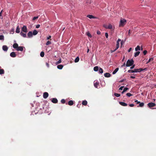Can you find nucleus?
Wrapping results in <instances>:
<instances>
[{
    "mask_svg": "<svg viewBox=\"0 0 156 156\" xmlns=\"http://www.w3.org/2000/svg\"><path fill=\"white\" fill-rule=\"evenodd\" d=\"M87 102L86 100L83 101H82V104L83 105L86 106L87 105Z\"/></svg>",
    "mask_w": 156,
    "mask_h": 156,
    "instance_id": "22",
    "label": "nucleus"
},
{
    "mask_svg": "<svg viewBox=\"0 0 156 156\" xmlns=\"http://www.w3.org/2000/svg\"><path fill=\"white\" fill-rule=\"evenodd\" d=\"M10 56L14 58L16 56V55L14 52H12L10 54Z\"/></svg>",
    "mask_w": 156,
    "mask_h": 156,
    "instance_id": "11",
    "label": "nucleus"
},
{
    "mask_svg": "<svg viewBox=\"0 0 156 156\" xmlns=\"http://www.w3.org/2000/svg\"><path fill=\"white\" fill-rule=\"evenodd\" d=\"M119 103L122 106H126L127 105V104L124 102H119Z\"/></svg>",
    "mask_w": 156,
    "mask_h": 156,
    "instance_id": "15",
    "label": "nucleus"
},
{
    "mask_svg": "<svg viewBox=\"0 0 156 156\" xmlns=\"http://www.w3.org/2000/svg\"><path fill=\"white\" fill-rule=\"evenodd\" d=\"M130 78L132 79H134L135 77V76H130Z\"/></svg>",
    "mask_w": 156,
    "mask_h": 156,
    "instance_id": "59",
    "label": "nucleus"
},
{
    "mask_svg": "<svg viewBox=\"0 0 156 156\" xmlns=\"http://www.w3.org/2000/svg\"><path fill=\"white\" fill-rule=\"evenodd\" d=\"M4 70L3 69H0V74H2L4 73Z\"/></svg>",
    "mask_w": 156,
    "mask_h": 156,
    "instance_id": "26",
    "label": "nucleus"
},
{
    "mask_svg": "<svg viewBox=\"0 0 156 156\" xmlns=\"http://www.w3.org/2000/svg\"><path fill=\"white\" fill-rule=\"evenodd\" d=\"M126 80V79H123L122 80L119 81V83H122L123 82H124V81H125Z\"/></svg>",
    "mask_w": 156,
    "mask_h": 156,
    "instance_id": "47",
    "label": "nucleus"
},
{
    "mask_svg": "<svg viewBox=\"0 0 156 156\" xmlns=\"http://www.w3.org/2000/svg\"><path fill=\"white\" fill-rule=\"evenodd\" d=\"M51 44V42L49 41H48L46 43V45H48Z\"/></svg>",
    "mask_w": 156,
    "mask_h": 156,
    "instance_id": "38",
    "label": "nucleus"
},
{
    "mask_svg": "<svg viewBox=\"0 0 156 156\" xmlns=\"http://www.w3.org/2000/svg\"><path fill=\"white\" fill-rule=\"evenodd\" d=\"M22 31L24 33H27V28L26 26L24 25L22 28Z\"/></svg>",
    "mask_w": 156,
    "mask_h": 156,
    "instance_id": "5",
    "label": "nucleus"
},
{
    "mask_svg": "<svg viewBox=\"0 0 156 156\" xmlns=\"http://www.w3.org/2000/svg\"><path fill=\"white\" fill-rule=\"evenodd\" d=\"M23 46H19L16 49L17 51H22L23 50Z\"/></svg>",
    "mask_w": 156,
    "mask_h": 156,
    "instance_id": "9",
    "label": "nucleus"
},
{
    "mask_svg": "<svg viewBox=\"0 0 156 156\" xmlns=\"http://www.w3.org/2000/svg\"><path fill=\"white\" fill-rule=\"evenodd\" d=\"M86 35H87V36L88 37H91L92 36V35H91V34H90V33L88 32H86Z\"/></svg>",
    "mask_w": 156,
    "mask_h": 156,
    "instance_id": "27",
    "label": "nucleus"
},
{
    "mask_svg": "<svg viewBox=\"0 0 156 156\" xmlns=\"http://www.w3.org/2000/svg\"><path fill=\"white\" fill-rule=\"evenodd\" d=\"M40 27V25L39 24H37L36 26V28H39Z\"/></svg>",
    "mask_w": 156,
    "mask_h": 156,
    "instance_id": "50",
    "label": "nucleus"
},
{
    "mask_svg": "<svg viewBox=\"0 0 156 156\" xmlns=\"http://www.w3.org/2000/svg\"><path fill=\"white\" fill-rule=\"evenodd\" d=\"M134 62V61L132 59L131 60L129 59L126 62V66L127 67H129L132 66Z\"/></svg>",
    "mask_w": 156,
    "mask_h": 156,
    "instance_id": "2",
    "label": "nucleus"
},
{
    "mask_svg": "<svg viewBox=\"0 0 156 156\" xmlns=\"http://www.w3.org/2000/svg\"><path fill=\"white\" fill-rule=\"evenodd\" d=\"M104 27L106 29H112V27L111 24H109L108 25H104Z\"/></svg>",
    "mask_w": 156,
    "mask_h": 156,
    "instance_id": "3",
    "label": "nucleus"
},
{
    "mask_svg": "<svg viewBox=\"0 0 156 156\" xmlns=\"http://www.w3.org/2000/svg\"><path fill=\"white\" fill-rule=\"evenodd\" d=\"M38 18V16L34 17H33V20H35L37 19Z\"/></svg>",
    "mask_w": 156,
    "mask_h": 156,
    "instance_id": "45",
    "label": "nucleus"
},
{
    "mask_svg": "<svg viewBox=\"0 0 156 156\" xmlns=\"http://www.w3.org/2000/svg\"><path fill=\"white\" fill-rule=\"evenodd\" d=\"M18 45L17 43H15L13 45V48L15 49H17V48L18 47Z\"/></svg>",
    "mask_w": 156,
    "mask_h": 156,
    "instance_id": "16",
    "label": "nucleus"
},
{
    "mask_svg": "<svg viewBox=\"0 0 156 156\" xmlns=\"http://www.w3.org/2000/svg\"><path fill=\"white\" fill-rule=\"evenodd\" d=\"M155 104L154 103H149L147 104V105L150 108L153 107L155 106Z\"/></svg>",
    "mask_w": 156,
    "mask_h": 156,
    "instance_id": "6",
    "label": "nucleus"
},
{
    "mask_svg": "<svg viewBox=\"0 0 156 156\" xmlns=\"http://www.w3.org/2000/svg\"><path fill=\"white\" fill-rule=\"evenodd\" d=\"M51 36H48V37H47V39L48 40L50 39V38H51Z\"/></svg>",
    "mask_w": 156,
    "mask_h": 156,
    "instance_id": "58",
    "label": "nucleus"
},
{
    "mask_svg": "<svg viewBox=\"0 0 156 156\" xmlns=\"http://www.w3.org/2000/svg\"><path fill=\"white\" fill-rule=\"evenodd\" d=\"M119 43L118 42H116V50H117L119 47Z\"/></svg>",
    "mask_w": 156,
    "mask_h": 156,
    "instance_id": "34",
    "label": "nucleus"
},
{
    "mask_svg": "<svg viewBox=\"0 0 156 156\" xmlns=\"http://www.w3.org/2000/svg\"><path fill=\"white\" fill-rule=\"evenodd\" d=\"M99 69V67L98 66H96L94 68V70L95 71H97Z\"/></svg>",
    "mask_w": 156,
    "mask_h": 156,
    "instance_id": "25",
    "label": "nucleus"
},
{
    "mask_svg": "<svg viewBox=\"0 0 156 156\" xmlns=\"http://www.w3.org/2000/svg\"><path fill=\"white\" fill-rule=\"evenodd\" d=\"M104 75L106 77H109L111 76V74L108 73H105Z\"/></svg>",
    "mask_w": 156,
    "mask_h": 156,
    "instance_id": "14",
    "label": "nucleus"
},
{
    "mask_svg": "<svg viewBox=\"0 0 156 156\" xmlns=\"http://www.w3.org/2000/svg\"><path fill=\"white\" fill-rule=\"evenodd\" d=\"M129 73H133L134 71H133V70H129L128 71Z\"/></svg>",
    "mask_w": 156,
    "mask_h": 156,
    "instance_id": "42",
    "label": "nucleus"
},
{
    "mask_svg": "<svg viewBox=\"0 0 156 156\" xmlns=\"http://www.w3.org/2000/svg\"><path fill=\"white\" fill-rule=\"evenodd\" d=\"M128 89H129L127 87H126L123 90H124V92H126V91H127Z\"/></svg>",
    "mask_w": 156,
    "mask_h": 156,
    "instance_id": "43",
    "label": "nucleus"
},
{
    "mask_svg": "<svg viewBox=\"0 0 156 156\" xmlns=\"http://www.w3.org/2000/svg\"><path fill=\"white\" fill-rule=\"evenodd\" d=\"M73 104V101L72 100H70L68 102V105L70 106L72 105Z\"/></svg>",
    "mask_w": 156,
    "mask_h": 156,
    "instance_id": "18",
    "label": "nucleus"
},
{
    "mask_svg": "<svg viewBox=\"0 0 156 156\" xmlns=\"http://www.w3.org/2000/svg\"><path fill=\"white\" fill-rule=\"evenodd\" d=\"M130 34H131V32H130V30H129V32H128V35H129V36H130Z\"/></svg>",
    "mask_w": 156,
    "mask_h": 156,
    "instance_id": "55",
    "label": "nucleus"
},
{
    "mask_svg": "<svg viewBox=\"0 0 156 156\" xmlns=\"http://www.w3.org/2000/svg\"><path fill=\"white\" fill-rule=\"evenodd\" d=\"M144 54V55H146V50H145L143 52Z\"/></svg>",
    "mask_w": 156,
    "mask_h": 156,
    "instance_id": "53",
    "label": "nucleus"
},
{
    "mask_svg": "<svg viewBox=\"0 0 156 156\" xmlns=\"http://www.w3.org/2000/svg\"><path fill=\"white\" fill-rule=\"evenodd\" d=\"M146 69V68H145L144 69H142L140 68L139 69H136L133 70V71H134V73H137L139 72H141L143 70H145Z\"/></svg>",
    "mask_w": 156,
    "mask_h": 156,
    "instance_id": "4",
    "label": "nucleus"
},
{
    "mask_svg": "<svg viewBox=\"0 0 156 156\" xmlns=\"http://www.w3.org/2000/svg\"><path fill=\"white\" fill-rule=\"evenodd\" d=\"M33 33L31 31H29L27 35L28 37H31L33 36Z\"/></svg>",
    "mask_w": 156,
    "mask_h": 156,
    "instance_id": "13",
    "label": "nucleus"
},
{
    "mask_svg": "<svg viewBox=\"0 0 156 156\" xmlns=\"http://www.w3.org/2000/svg\"><path fill=\"white\" fill-rule=\"evenodd\" d=\"M97 33L98 34H101V32L99 31H98L97 32Z\"/></svg>",
    "mask_w": 156,
    "mask_h": 156,
    "instance_id": "52",
    "label": "nucleus"
},
{
    "mask_svg": "<svg viewBox=\"0 0 156 156\" xmlns=\"http://www.w3.org/2000/svg\"><path fill=\"white\" fill-rule=\"evenodd\" d=\"M80 58L78 57H77L75 60V62H79Z\"/></svg>",
    "mask_w": 156,
    "mask_h": 156,
    "instance_id": "32",
    "label": "nucleus"
},
{
    "mask_svg": "<svg viewBox=\"0 0 156 156\" xmlns=\"http://www.w3.org/2000/svg\"><path fill=\"white\" fill-rule=\"evenodd\" d=\"M105 36L107 38H108V33H105Z\"/></svg>",
    "mask_w": 156,
    "mask_h": 156,
    "instance_id": "44",
    "label": "nucleus"
},
{
    "mask_svg": "<svg viewBox=\"0 0 156 156\" xmlns=\"http://www.w3.org/2000/svg\"><path fill=\"white\" fill-rule=\"evenodd\" d=\"M135 102H136L137 104H139L140 103V101H138L137 100H136Z\"/></svg>",
    "mask_w": 156,
    "mask_h": 156,
    "instance_id": "57",
    "label": "nucleus"
},
{
    "mask_svg": "<svg viewBox=\"0 0 156 156\" xmlns=\"http://www.w3.org/2000/svg\"><path fill=\"white\" fill-rule=\"evenodd\" d=\"M16 32L17 33H19L20 32V28L19 26H18L16 27Z\"/></svg>",
    "mask_w": 156,
    "mask_h": 156,
    "instance_id": "19",
    "label": "nucleus"
},
{
    "mask_svg": "<svg viewBox=\"0 0 156 156\" xmlns=\"http://www.w3.org/2000/svg\"><path fill=\"white\" fill-rule=\"evenodd\" d=\"M125 63H124L123 64V65L121 66L122 67H123V66H125Z\"/></svg>",
    "mask_w": 156,
    "mask_h": 156,
    "instance_id": "61",
    "label": "nucleus"
},
{
    "mask_svg": "<svg viewBox=\"0 0 156 156\" xmlns=\"http://www.w3.org/2000/svg\"><path fill=\"white\" fill-rule=\"evenodd\" d=\"M46 65L48 67V68L49 67V64L48 62H46Z\"/></svg>",
    "mask_w": 156,
    "mask_h": 156,
    "instance_id": "49",
    "label": "nucleus"
},
{
    "mask_svg": "<svg viewBox=\"0 0 156 156\" xmlns=\"http://www.w3.org/2000/svg\"><path fill=\"white\" fill-rule=\"evenodd\" d=\"M32 33L33 35H35L37 34L38 32L36 30H34Z\"/></svg>",
    "mask_w": 156,
    "mask_h": 156,
    "instance_id": "30",
    "label": "nucleus"
},
{
    "mask_svg": "<svg viewBox=\"0 0 156 156\" xmlns=\"http://www.w3.org/2000/svg\"><path fill=\"white\" fill-rule=\"evenodd\" d=\"M99 82H95V81L94 82V86L96 88H98V86L99 85Z\"/></svg>",
    "mask_w": 156,
    "mask_h": 156,
    "instance_id": "10",
    "label": "nucleus"
},
{
    "mask_svg": "<svg viewBox=\"0 0 156 156\" xmlns=\"http://www.w3.org/2000/svg\"><path fill=\"white\" fill-rule=\"evenodd\" d=\"M140 47L138 45L135 48V50L136 51H137L138 50H140Z\"/></svg>",
    "mask_w": 156,
    "mask_h": 156,
    "instance_id": "29",
    "label": "nucleus"
},
{
    "mask_svg": "<svg viewBox=\"0 0 156 156\" xmlns=\"http://www.w3.org/2000/svg\"><path fill=\"white\" fill-rule=\"evenodd\" d=\"M20 34L21 36L24 37H27L26 34L25 33H23L22 32L20 33Z\"/></svg>",
    "mask_w": 156,
    "mask_h": 156,
    "instance_id": "20",
    "label": "nucleus"
},
{
    "mask_svg": "<svg viewBox=\"0 0 156 156\" xmlns=\"http://www.w3.org/2000/svg\"><path fill=\"white\" fill-rule=\"evenodd\" d=\"M51 101L54 103H57L58 102V101L56 98H53Z\"/></svg>",
    "mask_w": 156,
    "mask_h": 156,
    "instance_id": "12",
    "label": "nucleus"
},
{
    "mask_svg": "<svg viewBox=\"0 0 156 156\" xmlns=\"http://www.w3.org/2000/svg\"><path fill=\"white\" fill-rule=\"evenodd\" d=\"M119 69L118 68H116L113 72L112 74H115L118 71Z\"/></svg>",
    "mask_w": 156,
    "mask_h": 156,
    "instance_id": "23",
    "label": "nucleus"
},
{
    "mask_svg": "<svg viewBox=\"0 0 156 156\" xmlns=\"http://www.w3.org/2000/svg\"><path fill=\"white\" fill-rule=\"evenodd\" d=\"M40 56L41 57H44V52L43 51H41L40 53Z\"/></svg>",
    "mask_w": 156,
    "mask_h": 156,
    "instance_id": "33",
    "label": "nucleus"
},
{
    "mask_svg": "<svg viewBox=\"0 0 156 156\" xmlns=\"http://www.w3.org/2000/svg\"><path fill=\"white\" fill-rule=\"evenodd\" d=\"M87 17L90 19H92V18L94 19V18H96V17H94V16H93L92 15H88L87 16Z\"/></svg>",
    "mask_w": 156,
    "mask_h": 156,
    "instance_id": "17",
    "label": "nucleus"
},
{
    "mask_svg": "<svg viewBox=\"0 0 156 156\" xmlns=\"http://www.w3.org/2000/svg\"><path fill=\"white\" fill-rule=\"evenodd\" d=\"M140 53V52L139 51H138L137 52H136L134 53V57H136L139 55Z\"/></svg>",
    "mask_w": 156,
    "mask_h": 156,
    "instance_id": "24",
    "label": "nucleus"
},
{
    "mask_svg": "<svg viewBox=\"0 0 156 156\" xmlns=\"http://www.w3.org/2000/svg\"><path fill=\"white\" fill-rule=\"evenodd\" d=\"M126 20L124 19L121 18L119 23V27H123L126 24Z\"/></svg>",
    "mask_w": 156,
    "mask_h": 156,
    "instance_id": "1",
    "label": "nucleus"
},
{
    "mask_svg": "<svg viewBox=\"0 0 156 156\" xmlns=\"http://www.w3.org/2000/svg\"><path fill=\"white\" fill-rule=\"evenodd\" d=\"M114 95L117 97H119L120 96V94L116 93H115Z\"/></svg>",
    "mask_w": 156,
    "mask_h": 156,
    "instance_id": "35",
    "label": "nucleus"
},
{
    "mask_svg": "<svg viewBox=\"0 0 156 156\" xmlns=\"http://www.w3.org/2000/svg\"><path fill=\"white\" fill-rule=\"evenodd\" d=\"M124 87L123 86H122V87H121L119 88V90H122L123 89V88Z\"/></svg>",
    "mask_w": 156,
    "mask_h": 156,
    "instance_id": "54",
    "label": "nucleus"
},
{
    "mask_svg": "<svg viewBox=\"0 0 156 156\" xmlns=\"http://www.w3.org/2000/svg\"><path fill=\"white\" fill-rule=\"evenodd\" d=\"M10 32L12 34H13L14 33V30L13 29H12L10 30Z\"/></svg>",
    "mask_w": 156,
    "mask_h": 156,
    "instance_id": "46",
    "label": "nucleus"
},
{
    "mask_svg": "<svg viewBox=\"0 0 156 156\" xmlns=\"http://www.w3.org/2000/svg\"><path fill=\"white\" fill-rule=\"evenodd\" d=\"M131 49H132V48H129V49L128 50V51L129 52L130 51H131Z\"/></svg>",
    "mask_w": 156,
    "mask_h": 156,
    "instance_id": "60",
    "label": "nucleus"
},
{
    "mask_svg": "<svg viewBox=\"0 0 156 156\" xmlns=\"http://www.w3.org/2000/svg\"><path fill=\"white\" fill-rule=\"evenodd\" d=\"M48 96V94L47 92H45L44 93L43 95V97L44 98L46 99L47 98Z\"/></svg>",
    "mask_w": 156,
    "mask_h": 156,
    "instance_id": "7",
    "label": "nucleus"
},
{
    "mask_svg": "<svg viewBox=\"0 0 156 156\" xmlns=\"http://www.w3.org/2000/svg\"><path fill=\"white\" fill-rule=\"evenodd\" d=\"M132 66H131L130 68V69H133V68H134V67H135V65H133Z\"/></svg>",
    "mask_w": 156,
    "mask_h": 156,
    "instance_id": "48",
    "label": "nucleus"
},
{
    "mask_svg": "<svg viewBox=\"0 0 156 156\" xmlns=\"http://www.w3.org/2000/svg\"><path fill=\"white\" fill-rule=\"evenodd\" d=\"M61 62V59H59L58 61L56 62V64H58L59 63H60Z\"/></svg>",
    "mask_w": 156,
    "mask_h": 156,
    "instance_id": "40",
    "label": "nucleus"
},
{
    "mask_svg": "<svg viewBox=\"0 0 156 156\" xmlns=\"http://www.w3.org/2000/svg\"><path fill=\"white\" fill-rule=\"evenodd\" d=\"M144 103H143V102H142L141 103H140V104L139 105V106L140 107H142L144 106Z\"/></svg>",
    "mask_w": 156,
    "mask_h": 156,
    "instance_id": "36",
    "label": "nucleus"
},
{
    "mask_svg": "<svg viewBox=\"0 0 156 156\" xmlns=\"http://www.w3.org/2000/svg\"><path fill=\"white\" fill-rule=\"evenodd\" d=\"M2 11L0 12V16H1V15H2Z\"/></svg>",
    "mask_w": 156,
    "mask_h": 156,
    "instance_id": "63",
    "label": "nucleus"
},
{
    "mask_svg": "<svg viewBox=\"0 0 156 156\" xmlns=\"http://www.w3.org/2000/svg\"><path fill=\"white\" fill-rule=\"evenodd\" d=\"M125 92H124V90H123V91L122 92V94H123Z\"/></svg>",
    "mask_w": 156,
    "mask_h": 156,
    "instance_id": "64",
    "label": "nucleus"
},
{
    "mask_svg": "<svg viewBox=\"0 0 156 156\" xmlns=\"http://www.w3.org/2000/svg\"><path fill=\"white\" fill-rule=\"evenodd\" d=\"M4 38V37L2 35H0V40H3Z\"/></svg>",
    "mask_w": 156,
    "mask_h": 156,
    "instance_id": "39",
    "label": "nucleus"
},
{
    "mask_svg": "<svg viewBox=\"0 0 156 156\" xmlns=\"http://www.w3.org/2000/svg\"><path fill=\"white\" fill-rule=\"evenodd\" d=\"M116 50V48L114 50H111V53H113V52H114Z\"/></svg>",
    "mask_w": 156,
    "mask_h": 156,
    "instance_id": "56",
    "label": "nucleus"
},
{
    "mask_svg": "<svg viewBox=\"0 0 156 156\" xmlns=\"http://www.w3.org/2000/svg\"><path fill=\"white\" fill-rule=\"evenodd\" d=\"M129 105L131 107H133L134 106V104H130Z\"/></svg>",
    "mask_w": 156,
    "mask_h": 156,
    "instance_id": "51",
    "label": "nucleus"
},
{
    "mask_svg": "<svg viewBox=\"0 0 156 156\" xmlns=\"http://www.w3.org/2000/svg\"><path fill=\"white\" fill-rule=\"evenodd\" d=\"M57 68L60 69H61L63 67V66L62 65H59L57 66Z\"/></svg>",
    "mask_w": 156,
    "mask_h": 156,
    "instance_id": "21",
    "label": "nucleus"
},
{
    "mask_svg": "<svg viewBox=\"0 0 156 156\" xmlns=\"http://www.w3.org/2000/svg\"><path fill=\"white\" fill-rule=\"evenodd\" d=\"M99 72L100 73H102L103 72V69L101 68H99Z\"/></svg>",
    "mask_w": 156,
    "mask_h": 156,
    "instance_id": "28",
    "label": "nucleus"
},
{
    "mask_svg": "<svg viewBox=\"0 0 156 156\" xmlns=\"http://www.w3.org/2000/svg\"><path fill=\"white\" fill-rule=\"evenodd\" d=\"M61 102L62 104H64L66 102V101L64 99H62L61 100Z\"/></svg>",
    "mask_w": 156,
    "mask_h": 156,
    "instance_id": "41",
    "label": "nucleus"
},
{
    "mask_svg": "<svg viewBox=\"0 0 156 156\" xmlns=\"http://www.w3.org/2000/svg\"><path fill=\"white\" fill-rule=\"evenodd\" d=\"M153 60L154 59L153 58H150L148 61L147 62V63H148V62H150V61L151 62H153Z\"/></svg>",
    "mask_w": 156,
    "mask_h": 156,
    "instance_id": "31",
    "label": "nucleus"
},
{
    "mask_svg": "<svg viewBox=\"0 0 156 156\" xmlns=\"http://www.w3.org/2000/svg\"><path fill=\"white\" fill-rule=\"evenodd\" d=\"M2 48L3 50L5 51H7L8 49V47L5 45H3Z\"/></svg>",
    "mask_w": 156,
    "mask_h": 156,
    "instance_id": "8",
    "label": "nucleus"
},
{
    "mask_svg": "<svg viewBox=\"0 0 156 156\" xmlns=\"http://www.w3.org/2000/svg\"><path fill=\"white\" fill-rule=\"evenodd\" d=\"M126 95L129 97L131 96H132V95L130 94V93H127L126 94Z\"/></svg>",
    "mask_w": 156,
    "mask_h": 156,
    "instance_id": "37",
    "label": "nucleus"
},
{
    "mask_svg": "<svg viewBox=\"0 0 156 156\" xmlns=\"http://www.w3.org/2000/svg\"><path fill=\"white\" fill-rule=\"evenodd\" d=\"M121 41V40L120 39H118V41L117 42H119V41Z\"/></svg>",
    "mask_w": 156,
    "mask_h": 156,
    "instance_id": "62",
    "label": "nucleus"
}]
</instances>
